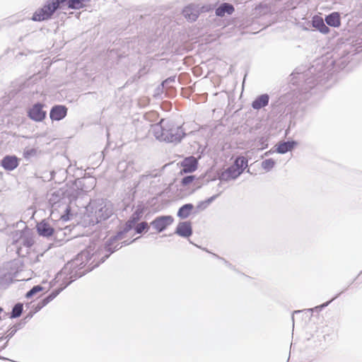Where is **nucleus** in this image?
<instances>
[{"mask_svg":"<svg viewBox=\"0 0 362 362\" xmlns=\"http://www.w3.org/2000/svg\"><path fill=\"white\" fill-rule=\"evenodd\" d=\"M327 24L331 27L339 28L341 25V16L338 12H332L325 18Z\"/></svg>","mask_w":362,"mask_h":362,"instance_id":"12","label":"nucleus"},{"mask_svg":"<svg viewBox=\"0 0 362 362\" xmlns=\"http://www.w3.org/2000/svg\"><path fill=\"white\" fill-rule=\"evenodd\" d=\"M163 121L166 120L163 119L158 124L151 125L149 132L160 141H164L175 140V138H173L172 136L164 134L165 124H163Z\"/></svg>","mask_w":362,"mask_h":362,"instance_id":"4","label":"nucleus"},{"mask_svg":"<svg viewBox=\"0 0 362 362\" xmlns=\"http://www.w3.org/2000/svg\"><path fill=\"white\" fill-rule=\"evenodd\" d=\"M194 175L186 176L182 180L181 183L183 186H187L194 180Z\"/></svg>","mask_w":362,"mask_h":362,"instance_id":"26","label":"nucleus"},{"mask_svg":"<svg viewBox=\"0 0 362 362\" xmlns=\"http://www.w3.org/2000/svg\"><path fill=\"white\" fill-rule=\"evenodd\" d=\"M45 105L37 103L28 108V117L37 122H42L47 115V112L44 110Z\"/></svg>","mask_w":362,"mask_h":362,"instance_id":"2","label":"nucleus"},{"mask_svg":"<svg viewBox=\"0 0 362 362\" xmlns=\"http://www.w3.org/2000/svg\"><path fill=\"white\" fill-rule=\"evenodd\" d=\"M66 0H47L45 4L37 9L32 16L34 21H43L50 19L55 11L61 8Z\"/></svg>","mask_w":362,"mask_h":362,"instance_id":"1","label":"nucleus"},{"mask_svg":"<svg viewBox=\"0 0 362 362\" xmlns=\"http://www.w3.org/2000/svg\"><path fill=\"white\" fill-rule=\"evenodd\" d=\"M3 310L0 308V314L2 313Z\"/></svg>","mask_w":362,"mask_h":362,"instance_id":"29","label":"nucleus"},{"mask_svg":"<svg viewBox=\"0 0 362 362\" xmlns=\"http://www.w3.org/2000/svg\"><path fill=\"white\" fill-rule=\"evenodd\" d=\"M313 25L323 34H327L329 33V28L325 24L324 21L321 17H313Z\"/></svg>","mask_w":362,"mask_h":362,"instance_id":"13","label":"nucleus"},{"mask_svg":"<svg viewBox=\"0 0 362 362\" xmlns=\"http://www.w3.org/2000/svg\"><path fill=\"white\" fill-rule=\"evenodd\" d=\"M242 173L234 164L221 173L220 178L223 180H230L237 178Z\"/></svg>","mask_w":362,"mask_h":362,"instance_id":"9","label":"nucleus"},{"mask_svg":"<svg viewBox=\"0 0 362 362\" xmlns=\"http://www.w3.org/2000/svg\"><path fill=\"white\" fill-rule=\"evenodd\" d=\"M183 15L189 21H194L199 15L198 10L192 6H187L183 10Z\"/></svg>","mask_w":362,"mask_h":362,"instance_id":"14","label":"nucleus"},{"mask_svg":"<svg viewBox=\"0 0 362 362\" xmlns=\"http://www.w3.org/2000/svg\"><path fill=\"white\" fill-rule=\"evenodd\" d=\"M49 299H52L51 296L48 297L47 298L45 299L44 301H45V303L49 302Z\"/></svg>","mask_w":362,"mask_h":362,"instance_id":"28","label":"nucleus"},{"mask_svg":"<svg viewBox=\"0 0 362 362\" xmlns=\"http://www.w3.org/2000/svg\"><path fill=\"white\" fill-rule=\"evenodd\" d=\"M274 164L275 162L270 158L264 160L262 163V166L264 170H269L274 166Z\"/></svg>","mask_w":362,"mask_h":362,"instance_id":"23","label":"nucleus"},{"mask_svg":"<svg viewBox=\"0 0 362 362\" xmlns=\"http://www.w3.org/2000/svg\"><path fill=\"white\" fill-rule=\"evenodd\" d=\"M233 164L238 167V170H240L241 173H243L247 167V159L244 156H239L235 159Z\"/></svg>","mask_w":362,"mask_h":362,"instance_id":"20","label":"nucleus"},{"mask_svg":"<svg viewBox=\"0 0 362 362\" xmlns=\"http://www.w3.org/2000/svg\"><path fill=\"white\" fill-rule=\"evenodd\" d=\"M22 312H23V304L17 303L16 305H15V306L13 308V310L11 313V317L16 318V317H20Z\"/></svg>","mask_w":362,"mask_h":362,"instance_id":"22","label":"nucleus"},{"mask_svg":"<svg viewBox=\"0 0 362 362\" xmlns=\"http://www.w3.org/2000/svg\"><path fill=\"white\" fill-rule=\"evenodd\" d=\"M66 4L69 8L71 9H81L86 6L90 0H66Z\"/></svg>","mask_w":362,"mask_h":362,"instance_id":"16","label":"nucleus"},{"mask_svg":"<svg viewBox=\"0 0 362 362\" xmlns=\"http://www.w3.org/2000/svg\"><path fill=\"white\" fill-rule=\"evenodd\" d=\"M269 96L267 94L261 95L257 98L252 104L254 109L259 110L268 105Z\"/></svg>","mask_w":362,"mask_h":362,"instance_id":"15","label":"nucleus"},{"mask_svg":"<svg viewBox=\"0 0 362 362\" xmlns=\"http://www.w3.org/2000/svg\"><path fill=\"white\" fill-rule=\"evenodd\" d=\"M180 165L182 168L181 173H192L197 170L198 161L194 156H189L185 158Z\"/></svg>","mask_w":362,"mask_h":362,"instance_id":"6","label":"nucleus"},{"mask_svg":"<svg viewBox=\"0 0 362 362\" xmlns=\"http://www.w3.org/2000/svg\"><path fill=\"white\" fill-rule=\"evenodd\" d=\"M1 166L8 171L16 169L19 165V159L16 156H6L1 162Z\"/></svg>","mask_w":362,"mask_h":362,"instance_id":"8","label":"nucleus"},{"mask_svg":"<svg viewBox=\"0 0 362 362\" xmlns=\"http://www.w3.org/2000/svg\"><path fill=\"white\" fill-rule=\"evenodd\" d=\"M141 214V212L139 211H136L133 214L130 219L127 223V226L129 228H131L134 223L139 220Z\"/></svg>","mask_w":362,"mask_h":362,"instance_id":"21","label":"nucleus"},{"mask_svg":"<svg viewBox=\"0 0 362 362\" xmlns=\"http://www.w3.org/2000/svg\"><path fill=\"white\" fill-rule=\"evenodd\" d=\"M163 124H165L164 134H168L169 136H172L175 138V140L167 141L168 142H180L184 137L185 134L181 127L175 126L168 120L163 121Z\"/></svg>","mask_w":362,"mask_h":362,"instance_id":"3","label":"nucleus"},{"mask_svg":"<svg viewBox=\"0 0 362 362\" xmlns=\"http://www.w3.org/2000/svg\"><path fill=\"white\" fill-rule=\"evenodd\" d=\"M43 288L41 286H35L31 290H30L25 295L26 298H29L32 297L34 294L42 291Z\"/></svg>","mask_w":362,"mask_h":362,"instance_id":"24","label":"nucleus"},{"mask_svg":"<svg viewBox=\"0 0 362 362\" xmlns=\"http://www.w3.org/2000/svg\"><path fill=\"white\" fill-rule=\"evenodd\" d=\"M148 225L146 222H141L138 223L135 227V230L137 233H142L144 230L148 229Z\"/></svg>","mask_w":362,"mask_h":362,"instance_id":"25","label":"nucleus"},{"mask_svg":"<svg viewBox=\"0 0 362 362\" xmlns=\"http://www.w3.org/2000/svg\"><path fill=\"white\" fill-rule=\"evenodd\" d=\"M36 228L38 233L42 236H51L54 232V228L48 222L45 221H42L41 222L38 223Z\"/></svg>","mask_w":362,"mask_h":362,"instance_id":"10","label":"nucleus"},{"mask_svg":"<svg viewBox=\"0 0 362 362\" xmlns=\"http://www.w3.org/2000/svg\"><path fill=\"white\" fill-rule=\"evenodd\" d=\"M67 110V107L64 105H54L50 110V119L56 121L61 120L66 117Z\"/></svg>","mask_w":362,"mask_h":362,"instance_id":"7","label":"nucleus"},{"mask_svg":"<svg viewBox=\"0 0 362 362\" xmlns=\"http://www.w3.org/2000/svg\"><path fill=\"white\" fill-rule=\"evenodd\" d=\"M193 209V205L191 204H187L183 205L178 211L177 215L179 217L185 218L189 216L192 210Z\"/></svg>","mask_w":362,"mask_h":362,"instance_id":"18","label":"nucleus"},{"mask_svg":"<svg viewBox=\"0 0 362 362\" xmlns=\"http://www.w3.org/2000/svg\"><path fill=\"white\" fill-rule=\"evenodd\" d=\"M174 221L171 216H161L155 218L151 224L158 232L160 233L170 226Z\"/></svg>","mask_w":362,"mask_h":362,"instance_id":"5","label":"nucleus"},{"mask_svg":"<svg viewBox=\"0 0 362 362\" xmlns=\"http://www.w3.org/2000/svg\"><path fill=\"white\" fill-rule=\"evenodd\" d=\"M294 144V142L290 141L281 143L277 146L276 151L280 153H285L287 151H291L293 148Z\"/></svg>","mask_w":362,"mask_h":362,"instance_id":"19","label":"nucleus"},{"mask_svg":"<svg viewBox=\"0 0 362 362\" xmlns=\"http://www.w3.org/2000/svg\"><path fill=\"white\" fill-rule=\"evenodd\" d=\"M175 233L182 237H189L192 235V226L189 222H181L176 228Z\"/></svg>","mask_w":362,"mask_h":362,"instance_id":"11","label":"nucleus"},{"mask_svg":"<svg viewBox=\"0 0 362 362\" xmlns=\"http://www.w3.org/2000/svg\"><path fill=\"white\" fill-rule=\"evenodd\" d=\"M36 152V149L33 148L25 149L23 152V157L25 158H29L30 157L35 156Z\"/></svg>","mask_w":362,"mask_h":362,"instance_id":"27","label":"nucleus"},{"mask_svg":"<svg viewBox=\"0 0 362 362\" xmlns=\"http://www.w3.org/2000/svg\"><path fill=\"white\" fill-rule=\"evenodd\" d=\"M234 11V8L231 4L224 3L216 10V14L218 16H223L226 13L231 14Z\"/></svg>","mask_w":362,"mask_h":362,"instance_id":"17","label":"nucleus"}]
</instances>
